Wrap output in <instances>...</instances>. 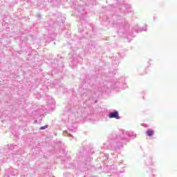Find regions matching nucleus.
Masks as SVG:
<instances>
[{
  "label": "nucleus",
  "instance_id": "obj_4",
  "mask_svg": "<svg viewBox=\"0 0 177 177\" xmlns=\"http://www.w3.org/2000/svg\"><path fill=\"white\" fill-rule=\"evenodd\" d=\"M148 135H149V136H151L153 134L149 133Z\"/></svg>",
  "mask_w": 177,
  "mask_h": 177
},
{
  "label": "nucleus",
  "instance_id": "obj_1",
  "mask_svg": "<svg viewBox=\"0 0 177 177\" xmlns=\"http://www.w3.org/2000/svg\"><path fill=\"white\" fill-rule=\"evenodd\" d=\"M109 118H115L116 120H120V116L118 115V111H114L109 113Z\"/></svg>",
  "mask_w": 177,
  "mask_h": 177
},
{
  "label": "nucleus",
  "instance_id": "obj_2",
  "mask_svg": "<svg viewBox=\"0 0 177 177\" xmlns=\"http://www.w3.org/2000/svg\"><path fill=\"white\" fill-rule=\"evenodd\" d=\"M154 133V131L151 129H149L147 132V133Z\"/></svg>",
  "mask_w": 177,
  "mask_h": 177
},
{
  "label": "nucleus",
  "instance_id": "obj_3",
  "mask_svg": "<svg viewBox=\"0 0 177 177\" xmlns=\"http://www.w3.org/2000/svg\"><path fill=\"white\" fill-rule=\"evenodd\" d=\"M46 128H48V125L41 127L40 128V129L44 130V129H46Z\"/></svg>",
  "mask_w": 177,
  "mask_h": 177
}]
</instances>
